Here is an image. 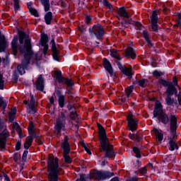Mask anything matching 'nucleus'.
<instances>
[{
    "mask_svg": "<svg viewBox=\"0 0 181 181\" xmlns=\"http://www.w3.org/2000/svg\"><path fill=\"white\" fill-rule=\"evenodd\" d=\"M18 36L21 45H23V42H25L23 45H20L19 47L20 53L24 55V59L21 64L17 67L18 73L22 76L26 73L25 70H26L29 63H30V57L33 54V52L32 51L30 40L28 38L26 33L23 31H18Z\"/></svg>",
    "mask_w": 181,
    "mask_h": 181,
    "instance_id": "f257e3e1",
    "label": "nucleus"
},
{
    "mask_svg": "<svg viewBox=\"0 0 181 181\" xmlns=\"http://www.w3.org/2000/svg\"><path fill=\"white\" fill-rule=\"evenodd\" d=\"M98 128L99 129V136L101 144V148L104 152H105V158H114L115 156V152H114V148L112 145L108 141L107 138V134H105V129L100 123H98Z\"/></svg>",
    "mask_w": 181,
    "mask_h": 181,
    "instance_id": "f03ea898",
    "label": "nucleus"
},
{
    "mask_svg": "<svg viewBox=\"0 0 181 181\" xmlns=\"http://www.w3.org/2000/svg\"><path fill=\"white\" fill-rule=\"evenodd\" d=\"M48 179L49 181H59L62 168L59 166V159L50 154L48 158Z\"/></svg>",
    "mask_w": 181,
    "mask_h": 181,
    "instance_id": "7ed1b4c3",
    "label": "nucleus"
},
{
    "mask_svg": "<svg viewBox=\"0 0 181 181\" xmlns=\"http://www.w3.org/2000/svg\"><path fill=\"white\" fill-rule=\"evenodd\" d=\"M170 132L173 134V137H171L169 141V150L175 151V149H179L177 143H176V139L177 138V136L176 135V130L177 129V118H176L175 115H172L170 117Z\"/></svg>",
    "mask_w": 181,
    "mask_h": 181,
    "instance_id": "20e7f679",
    "label": "nucleus"
},
{
    "mask_svg": "<svg viewBox=\"0 0 181 181\" xmlns=\"http://www.w3.org/2000/svg\"><path fill=\"white\" fill-rule=\"evenodd\" d=\"M153 117L154 118L157 117L158 121H160L165 125L169 122V117L165 113H163V106H162V103L159 101L156 102Z\"/></svg>",
    "mask_w": 181,
    "mask_h": 181,
    "instance_id": "39448f33",
    "label": "nucleus"
},
{
    "mask_svg": "<svg viewBox=\"0 0 181 181\" xmlns=\"http://www.w3.org/2000/svg\"><path fill=\"white\" fill-rule=\"evenodd\" d=\"M158 84L160 86H163V87H167L168 91H177V90L179 91L181 90L180 86L177 85V79L176 77L173 78V82L164 79H159Z\"/></svg>",
    "mask_w": 181,
    "mask_h": 181,
    "instance_id": "423d86ee",
    "label": "nucleus"
},
{
    "mask_svg": "<svg viewBox=\"0 0 181 181\" xmlns=\"http://www.w3.org/2000/svg\"><path fill=\"white\" fill-rule=\"evenodd\" d=\"M112 176H114V173L109 171L94 170L89 175L90 179H94L95 180H105V179H110Z\"/></svg>",
    "mask_w": 181,
    "mask_h": 181,
    "instance_id": "0eeeda50",
    "label": "nucleus"
},
{
    "mask_svg": "<svg viewBox=\"0 0 181 181\" xmlns=\"http://www.w3.org/2000/svg\"><path fill=\"white\" fill-rule=\"evenodd\" d=\"M61 148L64 149V159L65 160V163L69 164L71 163V162H73V160L71 159L70 156H69V154L70 153V144H69V139L67 138V136L64 137Z\"/></svg>",
    "mask_w": 181,
    "mask_h": 181,
    "instance_id": "6e6552de",
    "label": "nucleus"
},
{
    "mask_svg": "<svg viewBox=\"0 0 181 181\" xmlns=\"http://www.w3.org/2000/svg\"><path fill=\"white\" fill-rule=\"evenodd\" d=\"M54 74L58 83L66 84V86L68 87V88H69V90H73V86H74V82L73 81V80L63 77V76H62L61 71H55Z\"/></svg>",
    "mask_w": 181,
    "mask_h": 181,
    "instance_id": "1a4fd4ad",
    "label": "nucleus"
},
{
    "mask_svg": "<svg viewBox=\"0 0 181 181\" xmlns=\"http://www.w3.org/2000/svg\"><path fill=\"white\" fill-rule=\"evenodd\" d=\"M89 33H90V36L95 35L97 39L101 40L104 36V28H103L101 25L97 24L89 28Z\"/></svg>",
    "mask_w": 181,
    "mask_h": 181,
    "instance_id": "9d476101",
    "label": "nucleus"
},
{
    "mask_svg": "<svg viewBox=\"0 0 181 181\" xmlns=\"http://www.w3.org/2000/svg\"><path fill=\"white\" fill-rule=\"evenodd\" d=\"M9 138V132L7 130L3 131L0 134V151L1 152H5L6 151V141Z\"/></svg>",
    "mask_w": 181,
    "mask_h": 181,
    "instance_id": "9b49d317",
    "label": "nucleus"
},
{
    "mask_svg": "<svg viewBox=\"0 0 181 181\" xmlns=\"http://www.w3.org/2000/svg\"><path fill=\"white\" fill-rule=\"evenodd\" d=\"M127 119L130 131L132 132H134V131H136L138 129V121L135 120L134 118V115H132V113H129Z\"/></svg>",
    "mask_w": 181,
    "mask_h": 181,
    "instance_id": "f8f14e48",
    "label": "nucleus"
},
{
    "mask_svg": "<svg viewBox=\"0 0 181 181\" xmlns=\"http://www.w3.org/2000/svg\"><path fill=\"white\" fill-rule=\"evenodd\" d=\"M64 125H66V117L62 116L57 120L55 126L56 132H57V134H60V132H62V129L64 128Z\"/></svg>",
    "mask_w": 181,
    "mask_h": 181,
    "instance_id": "ddd939ff",
    "label": "nucleus"
},
{
    "mask_svg": "<svg viewBox=\"0 0 181 181\" xmlns=\"http://www.w3.org/2000/svg\"><path fill=\"white\" fill-rule=\"evenodd\" d=\"M158 13L156 11H153L152 16H151V28L153 32H158Z\"/></svg>",
    "mask_w": 181,
    "mask_h": 181,
    "instance_id": "4468645a",
    "label": "nucleus"
},
{
    "mask_svg": "<svg viewBox=\"0 0 181 181\" xmlns=\"http://www.w3.org/2000/svg\"><path fill=\"white\" fill-rule=\"evenodd\" d=\"M117 66L119 70L123 73L125 76H127L129 78H132V69L127 68L126 66H122V64L117 62Z\"/></svg>",
    "mask_w": 181,
    "mask_h": 181,
    "instance_id": "2eb2a0df",
    "label": "nucleus"
},
{
    "mask_svg": "<svg viewBox=\"0 0 181 181\" xmlns=\"http://www.w3.org/2000/svg\"><path fill=\"white\" fill-rule=\"evenodd\" d=\"M30 100L27 107V111L29 114H35L36 107H35V98H33V95L32 93L30 94Z\"/></svg>",
    "mask_w": 181,
    "mask_h": 181,
    "instance_id": "dca6fc26",
    "label": "nucleus"
},
{
    "mask_svg": "<svg viewBox=\"0 0 181 181\" xmlns=\"http://www.w3.org/2000/svg\"><path fill=\"white\" fill-rule=\"evenodd\" d=\"M118 15L124 21L125 23H131L129 21L125 20L129 19V14L127 12L125 7H121L117 10Z\"/></svg>",
    "mask_w": 181,
    "mask_h": 181,
    "instance_id": "f3484780",
    "label": "nucleus"
},
{
    "mask_svg": "<svg viewBox=\"0 0 181 181\" xmlns=\"http://www.w3.org/2000/svg\"><path fill=\"white\" fill-rule=\"evenodd\" d=\"M36 88L39 91H43L45 90V79L42 75H40L36 81Z\"/></svg>",
    "mask_w": 181,
    "mask_h": 181,
    "instance_id": "a211bd4d",
    "label": "nucleus"
},
{
    "mask_svg": "<svg viewBox=\"0 0 181 181\" xmlns=\"http://www.w3.org/2000/svg\"><path fill=\"white\" fill-rule=\"evenodd\" d=\"M103 66L105 70L107 71V73L110 74V76H114V70L112 69V66H111V63L109 62L107 59H103Z\"/></svg>",
    "mask_w": 181,
    "mask_h": 181,
    "instance_id": "6ab92c4d",
    "label": "nucleus"
},
{
    "mask_svg": "<svg viewBox=\"0 0 181 181\" xmlns=\"http://www.w3.org/2000/svg\"><path fill=\"white\" fill-rule=\"evenodd\" d=\"M41 45L44 47L43 53L47 54V50H49V45H47V35H43L41 37Z\"/></svg>",
    "mask_w": 181,
    "mask_h": 181,
    "instance_id": "aec40b11",
    "label": "nucleus"
},
{
    "mask_svg": "<svg viewBox=\"0 0 181 181\" xmlns=\"http://www.w3.org/2000/svg\"><path fill=\"white\" fill-rule=\"evenodd\" d=\"M18 37L16 36L13 37V40L11 42V47L13 56H16L18 53Z\"/></svg>",
    "mask_w": 181,
    "mask_h": 181,
    "instance_id": "412c9836",
    "label": "nucleus"
},
{
    "mask_svg": "<svg viewBox=\"0 0 181 181\" xmlns=\"http://www.w3.org/2000/svg\"><path fill=\"white\" fill-rule=\"evenodd\" d=\"M33 136L29 134V136L26 138L25 139V142L24 144V148L25 149H29V148H30V146H32V143L33 142Z\"/></svg>",
    "mask_w": 181,
    "mask_h": 181,
    "instance_id": "4be33fe9",
    "label": "nucleus"
},
{
    "mask_svg": "<svg viewBox=\"0 0 181 181\" xmlns=\"http://www.w3.org/2000/svg\"><path fill=\"white\" fill-rule=\"evenodd\" d=\"M52 49V56L53 59L58 61L59 60V54H57V48L56 47V43H54V40H51Z\"/></svg>",
    "mask_w": 181,
    "mask_h": 181,
    "instance_id": "5701e85b",
    "label": "nucleus"
},
{
    "mask_svg": "<svg viewBox=\"0 0 181 181\" xmlns=\"http://www.w3.org/2000/svg\"><path fill=\"white\" fill-rule=\"evenodd\" d=\"M6 47V40H5V36L0 33V52H4Z\"/></svg>",
    "mask_w": 181,
    "mask_h": 181,
    "instance_id": "b1692460",
    "label": "nucleus"
},
{
    "mask_svg": "<svg viewBox=\"0 0 181 181\" xmlns=\"http://www.w3.org/2000/svg\"><path fill=\"white\" fill-rule=\"evenodd\" d=\"M57 95L58 96L59 105L61 108H63V107H64V102L66 101V98H64V95L60 93V92H57Z\"/></svg>",
    "mask_w": 181,
    "mask_h": 181,
    "instance_id": "393cba45",
    "label": "nucleus"
},
{
    "mask_svg": "<svg viewBox=\"0 0 181 181\" xmlns=\"http://www.w3.org/2000/svg\"><path fill=\"white\" fill-rule=\"evenodd\" d=\"M126 57H131V59H135L136 54H135V51H134V49L132 47H129L126 51Z\"/></svg>",
    "mask_w": 181,
    "mask_h": 181,
    "instance_id": "a878e982",
    "label": "nucleus"
},
{
    "mask_svg": "<svg viewBox=\"0 0 181 181\" xmlns=\"http://www.w3.org/2000/svg\"><path fill=\"white\" fill-rule=\"evenodd\" d=\"M28 134L29 135H31L32 136H33L34 138H37V134H36V132H35V125L30 122V126L28 127Z\"/></svg>",
    "mask_w": 181,
    "mask_h": 181,
    "instance_id": "bb28decb",
    "label": "nucleus"
},
{
    "mask_svg": "<svg viewBox=\"0 0 181 181\" xmlns=\"http://www.w3.org/2000/svg\"><path fill=\"white\" fill-rule=\"evenodd\" d=\"M8 106L6 100H4L2 96H0V108L3 110V114H5V109Z\"/></svg>",
    "mask_w": 181,
    "mask_h": 181,
    "instance_id": "cd10ccee",
    "label": "nucleus"
},
{
    "mask_svg": "<svg viewBox=\"0 0 181 181\" xmlns=\"http://www.w3.org/2000/svg\"><path fill=\"white\" fill-rule=\"evenodd\" d=\"M52 12H48L45 16V21L47 25H50L52 22Z\"/></svg>",
    "mask_w": 181,
    "mask_h": 181,
    "instance_id": "c85d7f7f",
    "label": "nucleus"
},
{
    "mask_svg": "<svg viewBox=\"0 0 181 181\" xmlns=\"http://www.w3.org/2000/svg\"><path fill=\"white\" fill-rule=\"evenodd\" d=\"M143 36H144L146 42L148 43V46L150 47H152V46H153V45L151 42V40H149V35H148V33L146 31H143Z\"/></svg>",
    "mask_w": 181,
    "mask_h": 181,
    "instance_id": "c756f323",
    "label": "nucleus"
},
{
    "mask_svg": "<svg viewBox=\"0 0 181 181\" xmlns=\"http://www.w3.org/2000/svg\"><path fill=\"white\" fill-rule=\"evenodd\" d=\"M42 4L45 7V12H47L50 9V3L49 0H41Z\"/></svg>",
    "mask_w": 181,
    "mask_h": 181,
    "instance_id": "7c9ffc66",
    "label": "nucleus"
},
{
    "mask_svg": "<svg viewBox=\"0 0 181 181\" xmlns=\"http://www.w3.org/2000/svg\"><path fill=\"white\" fill-rule=\"evenodd\" d=\"M15 115H16V109H13L8 112V118L10 121L15 119Z\"/></svg>",
    "mask_w": 181,
    "mask_h": 181,
    "instance_id": "2f4dec72",
    "label": "nucleus"
},
{
    "mask_svg": "<svg viewBox=\"0 0 181 181\" xmlns=\"http://www.w3.org/2000/svg\"><path fill=\"white\" fill-rule=\"evenodd\" d=\"M155 134L157 136L158 141H159V142H162V141H163V134L159 132V130L158 129H155Z\"/></svg>",
    "mask_w": 181,
    "mask_h": 181,
    "instance_id": "473e14b6",
    "label": "nucleus"
},
{
    "mask_svg": "<svg viewBox=\"0 0 181 181\" xmlns=\"http://www.w3.org/2000/svg\"><path fill=\"white\" fill-rule=\"evenodd\" d=\"M130 95H131V91L124 92V94L122 95L120 100L122 103H125V100H127V98H129Z\"/></svg>",
    "mask_w": 181,
    "mask_h": 181,
    "instance_id": "72a5a7b5",
    "label": "nucleus"
},
{
    "mask_svg": "<svg viewBox=\"0 0 181 181\" xmlns=\"http://www.w3.org/2000/svg\"><path fill=\"white\" fill-rule=\"evenodd\" d=\"M137 83L140 86V87H146L148 86V80L141 79L137 81Z\"/></svg>",
    "mask_w": 181,
    "mask_h": 181,
    "instance_id": "f704fd0d",
    "label": "nucleus"
},
{
    "mask_svg": "<svg viewBox=\"0 0 181 181\" xmlns=\"http://www.w3.org/2000/svg\"><path fill=\"white\" fill-rule=\"evenodd\" d=\"M111 57H114L115 59H117V60H122V59L119 57V55L117 52V50L115 49H112L111 50Z\"/></svg>",
    "mask_w": 181,
    "mask_h": 181,
    "instance_id": "c9c22d12",
    "label": "nucleus"
},
{
    "mask_svg": "<svg viewBox=\"0 0 181 181\" xmlns=\"http://www.w3.org/2000/svg\"><path fill=\"white\" fill-rule=\"evenodd\" d=\"M14 2V11L16 12L21 9L19 4H21V0H13Z\"/></svg>",
    "mask_w": 181,
    "mask_h": 181,
    "instance_id": "e433bc0d",
    "label": "nucleus"
},
{
    "mask_svg": "<svg viewBox=\"0 0 181 181\" xmlns=\"http://www.w3.org/2000/svg\"><path fill=\"white\" fill-rule=\"evenodd\" d=\"M133 151H134V153L136 154V158H141V151L139 150V148L134 147L133 148Z\"/></svg>",
    "mask_w": 181,
    "mask_h": 181,
    "instance_id": "4c0bfd02",
    "label": "nucleus"
},
{
    "mask_svg": "<svg viewBox=\"0 0 181 181\" xmlns=\"http://www.w3.org/2000/svg\"><path fill=\"white\" fill-rule=\"evenodd\" d=\"M146 167H144L140 168L137 172H136V173H141V175H146Z\"/></svg>",
    "mask_w": 181,
    "mask_h": 181,
    "instance_id": "58836bf2",
    "label": "nucleus"
},
{
    "mask_svg": "<svg viewBox=\"0 0 181 181\" xmlns=\"http://www.w3.org/2000/svg\"><path fill=\"white\" fill-rule=\"evenodd\" d=\"M163 74H165L163 72H160L158 71H154L153 72V76H154V77H160L161 76H163Z\"/></svg>",
    "mask_w": 181,
    "mask_h": 181,
    "instance_id": "ea45409f",
    "label": "nucleus"
},
{
    "mask_svg": "<svg viewBox=\"0 0 181 181\" xmlns=\"http://www.w3.org/2000/svg\"><path fill=\"white\" fill-rule=\"evenodd\" d=\"M168 105H172L173 104V99L170 96H168L165 99Z\"/></svg>",
    "mask_w": 181,
    "mask_h": 181,
    "instance_id": "a19ab883",
    "label": "nucleus"
},
{
    "mask_svg": "<svg viewBox=\"0 0 181 181\" xmlns=\"http://www.w3.org/2000/svg\"><path fill=\"white\" fill-rule=\"evenodd\" d=\"M103 4L105 6H107V8H109V9L112 8V5L108 2L107 0H103Z\"/></svg>",
    "mask_w": 181,
    "mask_h": 181,
    "instance_id": "79ce46f5",
    "label": "nucleus"
},
{
    "mask_svg": "<svg viewBox=\"0 0 181 181\" xmlns=\"http://www.w3.org/2000/svg\"><path fill=\"white\" fill-rule=\"evenodd\" d=\"M28 151H25L23 152V156H22V158H21L22 162H25L28 159Z\"/></svg>",
    "mask_w": 181,
    "mask_h": 181,
    "instance_id": "37998d69",
    "label": "nucleus"
},
{
    "mask_svg": "<svg viewBox=\"0 0 181 181\" xmlns=\"http://www.w3.org/2000/svg\"><path fill=\"white\" fill-rule=\"evenodd\" d=\"M19 76H18V72H15L13 75L12 80L14 83H18V78Z\"/></svg>",
    "mask_w": 181,
    "mask_h": 181,
    "instance_id": "c03bdc74",
    "label": "nucleus"
},
{
    "mask_svg": "<svg viewBox=\"0 0 181 181\" xmlns=\"http://www.w3.org/2000/svg\"><path fill=\"white\" fill-rule=\"evenodd\" d=\"M29 11H30L31 15H34V16H39V14L37 13V11H36V9L31 8Z\"/></svg>",
    "mask_w": 181,
    "mask_h": 181,
    "instance_id": "a18cd8bd",
    "label": "nucleus"
},
{
    "mask_svg": "<svg viewBox=\"0 0 181 181\" xmlns=\"http://www.w3.org/2000/svg\"><path fill=\"white\" fill-rule=\"evenodd\" d=\"M82 146H83V148H84V149H85L86 152H87V153H88L89 155H91V151H90V149H88V148H87V146H86V144L83 143Z\"/></svg>",
    "mask_w": 181,
    "mask_h": 181,
    "instance_id": "49530a36",
    "label": "nucleus"
},
{
    "mask_svg": "<svg viewBox=\"0 0 181 181\" xmlns=\"http://www.w3.org/2000/svg\"><path fill=\"white\" fill-rule=\"evenodd\" d=\"M126 181H139V177L136 176H133L129 178L128 180H127Z\"/></svg>",
    "mask_w": 181,
    "mask_h": 181,
    "instance_id": "de8ad7c7",
    "label": "nucleus"
},
{
    "mask_svg": "<svg viewBox=\"0 0 181 181\" xmlns=\"http://www.w3.org/2000/svg\"><path fill=\"white\" fill-rule=\"evenodd\" d=\"M70 117L71 119H76V118H77V113L76 112H71L70 114Z\"/></svg>",
    "mask_w": 181,
    "mask_h": 181,
    "instance_id": "09e8293b",
    "label": "nucleus"
},
{
    "mask_svg": "<svg viewBox=\"0 0 181 181\" xmlns=\"http://www.w3.org/2000/svg\"><path fill=\"white\" fill-rule=\"evenodd\" d=\"M134 25H135L136 29H139V30H141L142 29V24H141V23L136 22Z\"/></svg>",
    "mask_w": 181,
    "mask_h": 181,
    "instance_id": "8fccbe9b",
    "label": "nucleus"
},
{
    "mask_svg": "<svg viewBox=\"0 0 181 181\" xmlns=\"http://www.w3.org/2000/svg\"><path fill=\"white\" fill-rule=\"evenodd\" d=\"M76 181H86V175H81L80 176V179L79 180H76Z\"/></svg>",
    "mask_w": 181,
    "mask_h": 181,
    "instance_id": "3c124183",
    "label": "nucleus"
},
{
    "mask_svg": "<svg viewBox=\"0 0 181 181\" xmlns=\"http://www.w3.org/2000/svg\"><path fill=\"white\" fill-rule=\"evenodd\" d=\"M177 100H178V103L180 105H181V92H179L177 93Z\"/></svg>",
    "mask_w": 181,
    "mask_h": 181,
    "instance_id": "603ef678",
    "label": "nucleus"
},
{
    "mask_svg": "<svg viewBox=\"0 0 181 181\" xmlns=\"http://www.w3.org/2000/svg\"><path fill=\"white\" fill-rule=\"evenodd\" d=\"M19 158H21V156L19 154H14L13 160H15V162H18V159H19Z\"/></svg>",
    "mask_w": 181,
    "mask_h": 181,
    "instance_id": "864d4df0",
    "label": "nucleus"
},
{
    "mask_svg": "<svg viewBox=\"0 0 181 181\" xmlns=\"http://www.w3.org/2000/svg\"><path fill=\"white\" fill-rule=\"evenodd\" d=\"M141 139H142V137L139 136L138 134H136V136H134V141L139 142V141H141Z\"/></svg>",
    "mask_w": 181,
    "mask_h": 181,
    "instance_id": "5fc2aeb1",
    "label": "nucleus"
},
{
    "mask_svg": "<svg viewBox=\"0 0 181 181\" xmlns=\"http://www.w3.org/2000/svg\"><path fill=\"white\" fill-rule=\"evenodd\" d=\"M21 149V142H17L16 145V151H19Z\"/></svg>",
    "mask_w": 181,
    "mask_h": 181,
    "instance_id": "6e6d98bb",
    "label": "nucleus"
},
{
    "mask_svg": "<svg viewBox=\"0 0 181 181\" xmlns=\"http://www.w3.org/2000/svg\"><path fill=\"white\" fill-rule=\"evenodd\" d=\"M135 136H136V134H134L132 133L129 134V137L130 138V139H132L133 141H134V139H135Z\"/></svg>",
    "mask_w": 181,
    "mask_h": 181,
    "instance_id": "4d7b16f0",
    "label": "nucleus"
},
{
    "mask_svg": "<svg viewBox=\"0 0 181 181\" xmlns=\"http://www.w3.org/2000/svg\"><path fill=\"white\" fill-rule=\"evenodd\" d=\"M134 90V86H130L127 89H125V91H132Z\"/></svg>",
    "mask_w": 181,
    "mask_h": 181,
    "instance_id": "13d9d810",
    "label": "nucleus"
},
{
    "mask_svg": "<svg viewBox=\"0 0 181 181\" xmlns=\"http://www.w3.org/2000/svg\"><path fill=\"white\" fill-rule=\"evenodd\" d=\"M35 139H37L39 145H42V144H43V141H42V140L40 139L39 136L37 135V138H35Z\"/></svg>",
    "mask_w": 181,
    "mask_h": 181,
    "instance_id": "bf43d9fd",
    "label": "nucleus"
},
{
    "mask_svg": "<svg viewBox=\"0 0 181 181\" xmlns=\"http://www.w3.org/2000/svg\"><path fill=\"white\" fill-rule=\"evenodd\" d=\"M49 103H50V104H54V98H53V96H52L49 98Z\"/></svg>",
    "mask_w": 181,
    "mask_h": 181,
    "instance_id": "052dcab7",
    "label": "nucleus"
},
{
    "mask_svg": "<svg viewBox=\"0 0 181 181\" xmlns=\"http://www.w3.org/2000/svg\"><path fill=\"white\" fill-rule=\"evenodd\" d=\"M33 56L35 58V60H40V57H39L37 54H35Z\"/></svg>",
    "mask_w": 181,
    "mask_h": 181,
    "instance_id": "680f3d73",
    "label": "nucleus"
},
{
    "mask_svg": "<svg viewBox=\"0 0 181 181\" xmlns=\"http://www.w3.org/2000/svg\"><path fill=\"white\" fill-rule=\"evenodd\" d=\"M16 131L18 134H21V132H22V129H21V127H19V126H17Z\"/></svg>",
    "mask_w": 181,
    "mask_h": 181,
    "instance_id": "e2e57ef3",
    "label": "nucleus"
},
{
    "mask_svg": "<svg viewBox=\"0 0 181 181\" xmlns=\"http://www.w3.org/2000/svg\"><path fill=\"white\" fill-rule=\"evenodd\" d=\"M28 7L29 11H30L33 8H32V3H28Z\"/></svg>",
    "mask_w": 181,
    "mask_h": 181,
    "instance_id": "0e129e2a",
    "label": "nucleus"
},
{
    "mask_svg": "<svg viewBox=\"0 0 181 181\" xmlns=\"http://www.w3.org/2000/svg\"><path fill=\"white\" fill-rule=\"evenodd\" d=\"M180 25H181V18L177 21V24L175 25V26H180Z\"/></svg>",
    "mask_w": 181,
    "mask_h": 181,
    "instance_id": "69168bd1",
    "label": "nucleus"
},
{
    "mask_svg": "<svg viewBox=\"0 0 181 181\" xmlns=\"http://www.w3.org/2000/svg\"><path fill=\"white\" fill-rule=\"evenodd\" d=\"M91 21V18L90 17H89V16H87L86 17V22L88 23H90V21Z\"/></svg>",
    "mask_w": 181,
    "mask_h": 181,
    "instance_id": "338daca9",
    "label": "nucleus"
},
{
    "mask_svg": "<svg viewBox=\"0 0 181 181\" xmlns=\"http://www.w3.org/2000/svg\"><path fill=\"white\" fill-rule=\"evenodd\" d=\"M68 109H69V110H73V105H68Z\"/></svg>",
    "mask_w": 181,
    "mask_h": 181,
    "instance_id": "774afa93",
    "label": "nucleus"
}]
</instances>
